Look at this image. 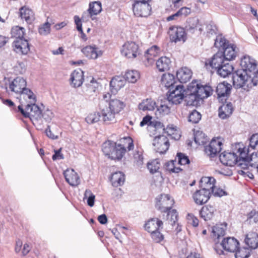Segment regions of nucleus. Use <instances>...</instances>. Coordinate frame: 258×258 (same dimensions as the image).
Returning <instances> with one entry per match:
<instances>
[{
    "label": "nucleus",
    "instance_id": "60",
    "mask_svg": "<svg viewBox=\"0 0 258 258\" xmlns=\"http://www.w3.org/2000/svg\"><path fill=\"white\" fill-rule=\"evenodd\" d=\"M167 220L170 224L173 225L177 220V212L176 210L173 209L167 213Z\"/></svg>",
    "mask_w": 258,
    "mask_h": 258
},
{
    "label": "nucleus",
    "instance_id": "42",
    "mask_svg": "<svg viewBox=\"0 0 258 258\" xmlns=\"http://www.w3.org/2000/svg\"><path fill=\"white\" fill-rule=\"evenodd\" d=\"M170 65V59L166 56L160 57L156 62L157 68L160 72H164L168 70Z\"/></svg>",
    "mask_w": 258,
    "mask_h": 258
},
{
    "label": "nucleus",
    "instance_id": "19",
    "mask_svg": "<svg viewBox=\"0 0 258 258\" xmlns=\"http://www.w3.org/2000/svg\"><path fill=\"white\" fill-rule=\"evenodd\" d=\"M66 181L72 186H76L80 183V179L77 173L73 169H68L63 172Z\"/></svg>",
    "mask_w": 258,
    "mask_h": 258
},
{
    "label": "nucleus",
    "instance_id": "32",
    "mask_svg": "<svg viewBox=\"0 0 258 258\" xmlns=\"http://www.w3.org/2000/svg\"><path fill=\"white\" fill-rule=\"evenodd\" d=\"M216 182V179L213 177H203L200 180L201 189H204L205 191H208L211 194Z\"/></svg>",
    "mask_w": 258,
    "mask_h": 258
},
{
    "label": "nucleus",
    "instance_id": "28",
    "mask_svg": "<svg viewBox=\"0 0 258 258\" xmlns=\"http://www.w3.org/2000/svg\"><path fill=\"white\" fill-rule=\"evenodd\" d=\"M192 74V73L189 69L184 67L177 71L176 77L180 83H185L191 78Z\"/></svg>",
    "mask_w": 258,
    "mask_h": 258
},
{
    "label": "nucleus",
    "instance_id": "12",
    "mask_svg": "<svg viewBox=\"0 0 258 258\" xmlns=\"http://www.w3.org/2000/svg\"><path fill=\"white\" fill-rule=\"evenodd\" d=\"M222 145V142L219 139H213L209 145L205 147V152L210 157H214L221 151Z\"/></svg>",
    "mask_w": 258,
    "mask_h": 258
},
{
    "label": "nucleus",
    "instance_id": "2",
    "mask_svg": "<svg viewBox=\"0 0 258 258\" xmlns=\"http://www.w3.org/2000/svg\"><path fill=\"white\" fill-rule=\"evenodd\" d=\"M233 84L236 88H250L251 74L245 70H238L232 74Z\"/></svg>",
    "mask_w": 258,
    "mask_h": 258
},
{
    "label": "nucleus",
    "instance_id": "1",
    "mask_svg": "<svg viewBox=\"0 0 258 258\" xmlns=\"http://www.w3.org/2000/svg\"><path fill=\"white\" fill-rule=\"evenodd\" d=\"M214 46L219 49L221 48V52L226 60H231L235 59L237 52L236 46L233 44H229L225 38L221 35L218 36L215 40Z\"/></svg>",
    "mask_w": 258,
    "mask_h": 258
},
{
    "label": "nucleus",
    "instance_id": "33",
    "mask_svg": "<svg viewBox=\"0 0 258 258\" xmlns=\"http://www.w3.org/2000/svg\"><path fill=\"white\" fill-rule=\"evenodd\" d=\"M19 14L21 19H24L28 24L32 23L35 19L33 11L26 6L20 9Z\"/></svg>",
    "mask_w": 258,
    "mask_h": 258
},
{
    "label": "nucleus",
    "instance_id": "9",
    "mask_svg": "<svg viewBox=\"0 0 258 258\" xmlns=\"http://www.w3.org/2000/svg\"><path fill=\"white\" fill-rule=\"evenodd\" d=\"M153 145L155 150L160 154L165 153L169 147V142L167 137L164 135L156 137L153 141Z\"/></svg>",
    "mask_w": 258,
    "mask_h": 258
},
{
    "label": "nucleus",
    "instance_id": "47",
    "mask_svg": "<svg viewBox=\"0 0 258 258\" xmlns=\"http://www.w3.org/2000/svg\"><path fill=\"white\" fill-rule=\"evenodd\" d=\"M225 234V229L220 225H216L212 228V236L214 239L216 243L218 242L216 239L218 240L220 237H223Z\"/></svg>",
    "mask_w": 258,
    "mask_h": 258
},
{
    "label": "nucleus",
    "instance_id": "35",
    "mask_svg": "<svg viewBox=\"0 0 258 258\" xmlns=\"http://www.w3.org/2000/svg\"><path fill=\"white\" fill-rule=\"evenodd\" d=\"M216 210L212 206H205L202 207L200 211V215L201 218L205 221H209L214 217Z\"/></svg>",
    "mask_w": 258,
    "mask_h": 258
},
{
    "label": "nucleus",
    "instance_id": "57",
    "mask_svg": "<svg viewBox=\"0 0 258 258\" xmlns=\"http://www.w3.org/2000/svg\"><path fill=\"white\" fill-rule=\"evenodd\" d=\"M160 163L157 159L154 160L147 164V168L151 173L156 172L159 169Z\"/></svg>",
    "mask_w": 258,
    "mask_h": 258
},
{
    "label": "nucleus",
    "instance_id": "52",
    "mask_svg": "<svg viewBox=\"0 0 258 258\" xmlns=\"http://www.w3.org/2000/svg\"><path fill=\"white\" fill-rule=\"evenodd\" d=\"M171 105L168 102V103L161 104L159 107H157L156 114L158 113L159 115L162 116L169 114L170 112Z\"/></svg>",
    "mask_w": 258,
    "mask_h": 258
},
{
    "label": "nucleus",
    "instance_id": "22",
    "mask_svg": "<svg viewBox=\"0 0 258 258\" xmlns=\"http://www.w3.org/2000/svg\"><path fill=\"white\" fill-rule=\"evenodd\" d=\"M100 114L102 117V120L105 123H110L115 121L114 112L111 110L107 105L105 106L100 107Z\"/></svg>",
    "mask_w": 258,
    "mask_h": 258
},
{
    "label": "nucleus",
    "instance_id": "59",
    "mask_svg": "<svg viewBox=\"0 0 258 258\" xmlns=\"http://www.w3.org/2000/svg\"><path fill=\"white\" fill-rule=\"evenodd\" d=\"M51 24L48 22L41 25L38 29V32L41 35L46 36L50 33Z\"/></svg>",
    "mask_w": 258,
    "mask_h": 258
},
{
    "label": "nucleus",
    "instance_id": "24",
    "mask_svg": "<svg viewBox=\"0 0 258 258\" xmlns=\"http://www.w3.org/2000/svg\"><path fill=\"white\" fill-rule=\"evenodd\" d=\"M163 224L161 220L157 218H154L149 220L145 224L144 227L146 231L151 233L159 230L161 227L162 228Z\"/></svg>",
    "mask_w": 258,
    "mask_h": 258
},
{
    "label": "nucleus",
    "instance_id": "14",
    "mask_svg": "<svg viewBox=\"0 0 258 258\" xmlns=\"http://www.w3.org/2000/svg\"><path fill=\"white\" fill-rule=\"evenodd\" d=\"M231 88V85L226 82L219 83L216 90L218 98L221 101L226 100L230 94Z\"/></svg>",
    "mask_w": 258,
    "mask_h": 258
},
{
    "label": "nucleus",
    "instance_id": "62",
    "mask_svg": "<svg viewBox=\"0 0 258 258\" xmlns=\"http://www.w3.org/2000/svg\"><path fill=\"white\" fill-rule=\"evenodd\" d=\"M150 233L153 240L155 242H160L164 239V235L161 233L159 230H157L156 231H155V232H153Z\"/></svg>",
    "mask_w": 258,
    "mask_h": 258
},
{
    "label": "nucleus",
    "instance_id": "45",
    "mask_svg": "<svg viewBox=\"0 0 258 258\" xmlns=\"http://www.w3.org/2000/svg\"><path fill=\"white\" fill-rule=\"evenodd\" d=\"M116 145V143L110 141L104 142L102 146V150L104 154L110 158Z\"/></svg>",
    "mask_w": 258,
    "mask_h": 258
},
{
    "label": "nucleus",
    "instance_id": "58",
    "mask_svg": "<svg viewBox=\"0 0 258 258\" xmlns=\"http://www.w3.org/2000/svg\"><path fill=\"white\" fill-rule=\"evenodd\" d=\"M246 222L250 224L256 223L258 222V212L252 210L247 214Z\"/></svg>",
    "mask_w": 258,
    "mask_h": 258
},
{
    "label": "nucleus",
    "instance_id": "18",
    "mask_svg": "<svg viewBox=\"0 0 258 258\" xmlns=\"http://www.w3.org/2000/svg\"><path fill=\"white\" fill-rule=\"evenodd\" d=\"M220 245L223 248L228 252H234L237 250L239 245V242L234 237L224 238Z\"/></svg>",
    "mask_w": 258,
    "mask_h": 258
},
{
    "label": "nucleus",
    "instance_id": "30",
    "mask_svg": "<svg viewBox=\"0 0 258 258\" xmlns=\"http://www.w3.org/2000/svg\"><path fill=\"white\" fill-rule=\"evenodd\" d=\"M187 23L186 30L191 33H195L196 30H198L200 33L204 31V26L199 24V20L196 18L189 19Z\"/></svg>",
    "mask_w": 258,
    "mask_h": 258
},
{
    "label": "nucleus",
    "instance_id": "11",
    "mask_svg": "<svg viewBox=\"0 0 258 258\" xmlns=\"http://www.w3.org/2000/svg\"><path fill=\"white\" fill-rule=\"evenodd\" d=\"M190 85H192L191 91L197 93L201 100L208 97L212 94L213 89L209 86H203L193 82Z\"/></svg>",
    "mask_w": 258,
    "mask_h": 258
},
{
    "label": "nucleus",
    "instance_id": "8",
    "mask_svg": "<svg viewBox=\"0 0 258 258\" xmlns=\"http://www.w3.org/2000/svg\"><path fill=\"white\" fill-rule=\"evenodd\" d=\"M26 86V80L22 77H18L10 83L9 88H7V91L9 94L11 92L12 94L14 93L18 95L21 93Z\"/></svg>",
    "mask_w": 258,
    "mask_h": 258
},
{
    "label": "nucleus",
    "instance_id": "40",
    "mask_svg": "<svg viewBox=\"0 0 258 258\" xmlns=\"http://www.w3.org/2000/svg\"><path fill=\"white\" fill-rule=\"evenodd\" d=\"M161 84L163 86L167 88H174L175 85V78L174 75L171 74H164L162 75Z\"/></svg>",
    "mask_w": 258,
    "mask_h": 258
},
{
    "label": "nucleus",
    "instance_id": "16",
    "mask_svg": "<svg viewBox=\"0 0 258 258\" xmlns=\"http://www.w3.org/2000/svg\"><path fill=\"white\" fill-rule=\"evenodd\" d=\"M191 90L192 85L190 84L188 86L187 90L185 91L184 99L187 105L197 106L199 104L201 99L197 93L192 92Z\"/></svg>",
    "mask_w": 258,
    "mask_h": 258
},
{
    "label": "nucleus",
    "instance_id": "21",
    "mask_svg": "<svg viewBox=\"0 0 258 258\" xmlns=\"http://www.w3.org/2000/svg\"><path fill=\"white\" fill-rule=\"evenodd\" d=\"M240 65L249 73H251L256 69L257 64L255 60L249 56H244L241 59Z\"/></svg>",
    "mask_w": 258,
    "mask_h": 258
},
{
    "label": "nucleus",
    "instance_id": "31",
    "mask_svg": "<svg viewBox=\"0 0 258 258\" xmlns=\"http://www.w3.org/2000/svg\"><path fill=\"white\" fill-rule=\"evenodd\" d=\"M99 86V84L94 78H92L89 83H86L83 88V92L86 96H90L96 93Z\"/></svg>",
    "mask_w": 258,
    "mask_h": 258
},
{
    "label": "nucleus",
    "instance_id": "44",
    "mask_svg": "<svg viewBox=\"0 0 258 258\" xmlns=\"http://www.w3.org/2000/svg\"><path fill=\"white\" fill-rule=\"evenodd\" d=\"M107 106L115 114L119 112L124 107L123 102L118 99H111Z\"/></svg>",
    "mask_w": 258,
    "mask_h": 258
},
{
    "label": "nucleus",
    "instance_id": "48",
    "mask_svg": "<svg viewBox=\"0 0 258 258\" xmlns=\"http://www.w3.org/2000/svg\"><path fill=\"white\" fill-rule=\"evenodd\" d=\"M19 95H20L21 97H23L26 100L29 99L30 104L32 102L35 103L36 101V97L33 92L26 87Z\"/></svg>",
    "mask_w": 258,
    "mask_h": 258
},
{
    "label": "nucleus",
    "instance_id": "41",
    "mask_svg": "<svg viewBox=\"0 0 258 258\" xmlns=\"http://www.w3.org/2000/svg\"><path fill=\"white\" fill-rule=\"evenodd\" d=\"M159 51V48L156 45H154L147 50L145 57L149 65L152 64L154 62V58L157 56Z\"/></svg>",
    "mask_w": 258,
    "mask_h": 258
},
{
    "label": "nucleus",
    "instance_id": "34",
    "mask_svg": "<svg viewBox=\"0 0 258 258\" xmlns=\"http://www.w3.org/2000/svg\"><path fill=\"white\" fill-rule=\"evenodd\" d=\"M102 11V5L100 1H94L90 2L89 5V8L87 10L88 13V17L91 18L93 20V16L99 14Z\"/></svg>",
    "mask_w": 258,
    "mask_h": 258
},
{
    "label": "nucleus",
    "instance_id": "15",
    "mask_svg": "<svg viewBox=\"0 0 258 258\" xmlns=\"http://www.w3.org/2000/svg\"><path fill=\"white\" fill-rule=\"evenodd\" d=\"M239 157L237 155L231 152L224 151L219 156V159L221 162L227 166H232L238 162Z\"/></svg>",
    "mask_w": 258,
    "mask_h": 258
},
{
    "label": "nucleus",
    "instance_id": "50",
    "mask_svg": "<svg viewBox=\"0 0 258 258\" xmlns=\"http://www.w3.org/2000/svg\"><path fill=\"white\" fill-rule=\"evenodd\" d=\"M194 140L199 145H204L207 141V137L203 132L198 131L194 135Z\"/></svg>",
    "mask_w": 258,
    "mask_h": 258
},
{
    "label": "nucleus",
    "instance_id": "27",
    "mask_svg": "<svg viewBox=\"0 0 258 258\" xmlns=\"http://www.w3.org/2000/svg\"><path fill=\"white\" fill-rule=\"evenodd\" d=\"M246 247L254 249L258 247V234L255 232L248 233L244 240Z\"/></svg>",
    "mask_w": 258,
    "mask_h": 258
},
{
    "label": "nucleus",
    "instance_id": "38",
    "mask_svg": "<svg viewBox=\"0 0 258 258\" xmlns=\"http://www.w3.org/2000/svg\"><path fill=\"white\" fill-rule=\"evenodd\" d=\"M125 82L124 76H117L112 79L110 82V86L112 90L114 89L117 91L124 86ZM111 91L113 92V90Z\"/></svg>",
    "mask_w": 258,
    "mask_h": 258
},
{
    "label": "nucleus",
    "instance_id": "7",
    "mask_svg": "<svg viewBox=\"0 0 258 258\" xmlns=\"http://www.w3.org/2000/svg\"><path fill=\"white\" fill-rule=\"evenodd\" d=\"M121 53L127 58H135L140 54L139 46L135 42L127 41L123 45Z\"/></svg>",
    "mask_w": 258,
    "mask_h": 258
},
{
    "label": "nucleus",
    "instance_id": "26",
    "mask_svg": "<svg viewBox=\"0 0 258 258\" xmlns=\"http://www.w3.org/2000/svg\"><path fill=\"white\" fill-rule=\"evenodd\" d=\"M82 52L89 58L96 59L101 56L102 52L94 46H87L82 49Z\"/></svg>",
    "mask_w": 258,
    "mask_h": 258
},
{
    "label": "nucleus",
    "instance_id": "53",
    "mask_svg": "<svg viewBox=\"0 0 258 258\" xmlns=\"http://www.w3.org/2000/svg\"><path fill=\"white\" fill-rule=\"evenodd\" d=\"M249 249L246 247L239 248L234 252L235 258H247L249 256Z\"/></svg>",
    "mask_w": 258,
    "mask_h": 258
},
{
    "label": "nucleus",
    "instance_id": "29",
    "mask_svg": "<svg viewBox=\"0 0 258 258\" xmlns=\"http://www.w3.org/2000/svg\"><path fill=\"white\" fill-rule=\"evenodd\" d=\"M27 110H29V118L31 120H38L42 117V112L40 108L35 104V103H31L27 104Z\"/></svg>",
    "mask_w": 258,
    "mask_h": 258
},
{
    "label": "nucleus",
    "instance_id": "55",
    "mask_svg": "<svg viewBox=\"0 0 258 258\" xmlns=\"http://www.w3.org/2000/svg\"><path fill=\"white\" fill-rule=\"evenodd\" d=\"M87 199V203L88 206L92 207L94 205L95 196L90 189H86L84 194V199Z\"/></svg>",
    "mask_w": 258,
    "mask_h": 258
},
{
    "label": "nucleus",
    "instance_id": "5",
    "mask_svg": "<svg viewBox=\"0 0 258 258\" xmlns=\"http://www.w3.org/2000/svg\"><path fill=\"white\" fill-rule=\"evenodd\" d=\"M152 8L149 1L135 0L133 4V11L135 16L140 17H147L150 15Z\"/></svg>",
    "mask_w": 258,
    "mask_h": 258
},
{
    "label": "nucleus",
    "instance_id": "25",
    "mask_svg": "<svg viewBox=\"0 0 258 258\" xmlns=\"http://www.w3.org/2000/svg\"><path fill=\"white\" fill-rule=\"evenodd\" d=\"M210 195L209 191L200 189L194 194L193 198L196 204L203 205L208 202L210 197Z\"/></svg>",
    "mask_w": 258,
    "mask_h": 258
},
{
    "label": "nucleus",
    "instance_id": "23",
    "mask_svg": "<svg viewBox=\"0 0 258 258\" xmlns=\"http://www.w3.org/2000/svg\"><path fill=\"white\" fill-rule=\"evenodd\" d=\"M237 151L239 153V159L238 162L236 164H238L241 169H247L248 168V166H249L248 159L247 158V155H249V149L246 153L244 151V148L239 147Z\"/></svg>",
    "mask_w": 258,
    "mask_h": 258
},
{
    "label": "nucleus",
    "instance_id": "17",
    "mask_svg": "<svg viewBox=\"0 0 258 258\" xmlns=\"http://www.w3.org/2000/svg\"><path fill=\"white\" fill-rule=\"evenodd\" d=\"M226 60L223 56L222 52L218 51L214 54L211 59L207 60L205 62V66H209L213 69L216 70L221 65H222Z\"/></svg>",
    "mask_w": 258,
    "mask_h": 258
},
{
    "label": "nucleus",
    "instance_id": "3",
    "mask_svg": "<svg viewBox=\"0 0 258 258\" xmlns=\"http://www.w3.org/2000/svg\"><path fill=\"white\" fill-rule=\"evenodd\" d=\"M123 144L116 145L114 150L110 157L112 160H119L122 159L124 156L126 148H127L128 151H131L134 148V144L132 139L130 138H124L122 139Z\"/></svg>",
    "mask_w": 258,
    "mask_h": 258
},
{
    "label": "nucleus",
    "instance_id": "54",
    "mask_svg": "<svg viewBox=\"0 0 258 258\" xmlns=\"http://www.w3.org/2000/svg\"><path fill=\"white\" fill-rule=\"evenodd\" d=\"M101 114L99 112H93L89 114L85 120L88 123L92 124L100 120Z\"/></svg>",
    "mask_w": 258,
    "mask_h": 258
},
{
    "label": "nucleus",
    "instance_id": "49",
    "mask_svg": "<svg viewBox=\"0 0 258 258\" xmlns=\"http://www.w3.org/2000/svg\"><path fill=\"white\" fill-rule=\"evenodd\" d=\"M124 77L125 79V81H127L128 82L132 83H134L136 82L139 79L140 74L137 71H127L126 72Z\"/></svg>",
    "mask_w": 258,
    "mask_h": 258
},
{
    "label": "nucleus",
    "instance_id": "10",
    "mask_svg": "<svg viewBox=\"0 0 258 258\" xmlns=\"http://www.w3.org/2000/svg\"><path fill=\"white\" fill-rule=\"evenodd\" d=\"M168 34L170 39L171 42H177L186 40V35L184 29L180 27L172 26L170 27Z\"/></svg>",
    "mask_w": 258,
    "mask_h": 258
},
{
    "label": "nucleus",
    "instance_id": "64",
    "mask_svg": "<svg viewBox=\"0 0 258 258\" xmlns=\"http://www.w3.org/2000/svg\"><path fill=\"white\" fill-rule=\"evenodd\" d=\"M258 147V133L253 134L249 139V147L254 149Z\"/></svg>",
    "mask_w": 258,
    "mask_h": 258
},
{
    "label": "nucleus",
    "instance_id": "46",
    "mask_svg": "<svg viewBox=\"0 0 258 258\" xmlns=\"http://www.w3.org/2000/svg\"><path fill=\"white\" fill-rule=\"evenodd\" d=\"M85 14H86V13H84L83 14V16H82L81 19H80V17L77 15L75 16L74 17L75 23L76 25L77 29L81 33V38L84 41H86L87 40V37L83 31L81 20H82L83 21L85 20Z\"/></svg>",
    "mask_w": 258,
    "mask_h": 258
},
{
    "label": "nucleus",
    "instance_id": "39",
    "mask_svg": "<svg viewBox=\"0 0 258 258\" xmlns=\"http://www.w3.org/2000/svg\"><path fill=\"white\" fill-rule=\"evenodd\" d=\"M232 104L229 102L226 104H223L219 108V116L222 119L228 117L233 112Z\"/></svg>",
    "mask_w": 258,
    "mask_h": 258
},
{
    "label": "nucleus",
    "instance_id": "51",
    "mask_svg": "<svg viewBox=\"0 0 258 258\" xmlns=\"http://www.w3.org/2000/svg\"><path fill=\"white\" fill-rule=\"evenodd\" d=\"M11 33L13 37H16V39H24L25 35V29L23 27L16 26L12 28Z\"/></svg>",
    "mask_w": 258,
    "mask_h": 258
},
{
    "label": "nucleus",
    "instance_id": "6",
    "mask_svg": "<svg viewBox=\"0 0 258 258\" xmlns=\"http://www.w3.org/2000/svg\"><path fill=\"white\" fill-rule=\"evenodd\" d=\"M174 202L173 199L168 195L161 194L156 198L155 207L161 212H167L172 207Z\"/></svg>",
    "mask_w": 258,
    "mask_h": 258
},
{
    "label": "nucleus",
    "instance_id": "37",
    "mask_svg": "<svg viewBox=\"0 0 258 258\" xmlns=\"http://www.w3.org/2000/svg\"><path fill=\"white\" fill-rule=\"evenodd\" d=\"M234 68L229 62H224L218 69L215 70L217 74L223 78H225L230 75L233 71Z\"/></svg>",
    "mask_w": 258,
    "mask_h": 258
},
{
    "label": "nucleus",
    "instance_id": "20",
    "mask_svg": "<svg viewBox=\"0 0 258 258\" xmlns=\"http://www.w3.org/2000/svg\"><path fill=\"white\" fill-rule=\"evenodd\" d=\"M71 85L74 88L80 87L84 81V72L81 69L75 70L71 75L70 79Z\"/></svg>",
    "mask_w": 258,
    "mask_h": 258
},
{
    "label": "nucleus",
    "instance_id": "61",
    "mask_svg": "<svg viewBox=\"0 0 258 258\" xmlns=\"http://www.w3.org/2000/svg\"><path fill=\"white\" fill-rule=\"evenodd\" d=\"M201 119V114L196 110L192 111L188 116V121L193 123H197Z\"/></svg>",
    "mask_w": 258,
    "mask_h": 258
},
{
    "label": "nucleus",
    "instance_id": "13",
    "mask_svg": "<svg viewBox=\"0 0 258 258\" xmlns=\"http://www.w3.org/2000/svg\"><path fill=\"white\" fill-rule=\"evenodd\" d=\"M12 46L14 51L19 54L26 55L30 51L28 41L25 39H16Z\"/></svg>",
    "mask_w": 258,
    "mask_h": 258
},
{
    "label": "nucleus",
    "instance_id": "56",
    "mask_svg": "<svg viewBox=\"0 0 258 258\" xmlns=\"http://www.w3.org/2000/svg\"><path fill=\"white\" fill-rule=\"evenodd\" d=\"M247 158L250 166L255 168L258 166V152L252 153Z\"/></svg>",
    "mask_w": 258,
    "mask_h": 258
},
{
    "label": "nucleus",
    "instance_id": "36",
    "mask_svg": "<svg viewBox=\"0 0 258 258\" xmlns=\"http://www.w3.org/2000/svg\"><path fill=\"white\" fill-rule=\"evenodd\" d=\"M156 107V102L151 98L143 100L138 105L139 109L143 111H153Z\"/></svg>",
    "mask_w": 258,
    "mask_h": 258
},
{
    "label": "nucleus",
    "instance_id": "43",
    "mask_svg": "<svg viewBox=\"0 0 258 258\" xmlns=\"http://www.w3.org/2000/svg\"><path fill=\"white\" fill-rule=\"evenodd\" d=\"M110 180L113 186L117 187L120 186L124 182V175L120 171L116 172L112 174Z\"/></svg>",
    "mask_w": 258,
    "mask_h": 258
},
{
    "label": "nucleus",
    "instance_id": "4",
    "mask_svg": "<svg viewBox=\"0 0 258 258\" xmlns=\"http://www.w3.org/2000/svg\"><path fill=\"white\" fill-rule=\"evenodd\" d=\"M185 90L182 85H176L170 88L167 94V102L170 104H179L184 99Z\"/></svg>",
    "mask_w": 258,
    "mask_h": 258
},
{
    "label": "nucleus",
    "instance_id": "63",
    "mask_svg": "<svg viewBox=\"0 0 258 258\" xmlns=\"http://www.w3.org/2000/svg\"><path fill=\"white\" fill-rule=\"evenodd\" d=\"M134 158L136 164L140 166L143 163V157L142 155V152L140 151H136L134 155Z\"/></svg>",
    "mask_w": 258,
    "mask_h": 258
}]
</instances>
